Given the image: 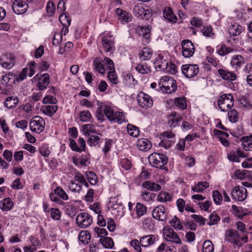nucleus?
Returning <instances> with one entry per match:
<instances>
[{
  "label": "nucleus",
  "instance_id": "nucleus-1",
  "mask_svg": "<svg viewBox=\"0 0 252 252\" xmlns=\"http://www.w3.org/2000/svg\"><path fill=\"white\" fill-rule=\"evenodd\" d=\"M154 64L156 69H158V71L163 70L173 74L177 72L176 65L170 62L168 56L166 54H159L156 58Z\"/></svg>",
  "mask_w": 252,
  "mask_h": 252
},
{
  "label": "nucleus",
  "instance_id": "nucleus-2",
  "mask_svg": "<svg viewBox=\"0 0 252 252\" xmlns=\"http://www.w3.org/2000/svg\"><path fill=\"white\" fill-rule=\"evenodd\" d=\"M158 86L161 92L168 94L173 93L177 89L176 81L167 76H164L159 80Z\"/></svg>",
  "mask_w": 252,
  "mask_h": 252
},
{
  "label": "nucleus",
  "instance_id": "nucleus-3",
  "mask_svg": "<svg viewBox=\"0 0 252 252\" xmlns=\"http://www.w3.org/2000/svg\"><path fill=\"white\" fill-rule=\"evenodd\" d=\"M104 113L107 119L111 122H117L121 124L125 121V116L123 112L114 111L109 106H105L103 109Z\"/></svg>",
  "mask_w": 252,
  "mask_h": 252
},
{
  "label": "nucleus",
  "instance_id": "nucleus-4",
  "mask_svg": "<svg viewBox=\"0 0 252 252\" xmlns=\"http://www.w3.org/2000/svg\"><path fill=\"white\" fill-rule=\"evenodd\" d=\"M148 160L152 166L159 168H161L168 161V158L165 155L157 153L151 154L148 157Z\"/></svg>",
  "mask_w": 252,
  "mask_h": 252
},
{
  "label": "nucleus",
  "instance_id": "nucleus-5",
  "mask_svg": "<svg viewBox=\"0 0 252 252\" xmlns=\"http://www.w3.org/2000/svg\"><path fill=\"white\" fill-rule=\"evenodd\" d=\"M218 102L221 111L227 112L233 106L234 100L231 94H224L219 97Z\"/></svg>",
  "mask_w": 252,
  "mask_h": 252
},
{
  "label": "nucleus",
  "instance_id": "nucleus-6",
  "mask_svg": "<svg viewBox=\"0 0 252 252\" xmlns=\"http://www.w3.org/2000/svg\"><path fill=\"white\" fill-rule=\"evenodd\" d=\"M45 124V121L42 117L38 116H35L30 121V129L33 132L39 133L44 130Z\"/></svg>",
  "mask_w": 252,
  "mask_h": 252
},
{
  "label": "nucleus",
  "instance_id": "nucleus-7",
  "mask_svg": "<svg viewBox=\"0 0 252 252\" xmlns=\"http://www.w3.org/2000/svg\"><path fill=\"white\" fill-rule=\"evenodd\" d=\"M15 64V58L12 54H4L0 57V65L1 67L9 70Z\"/></svg>",
  "mask_w": 252,
  "mask_h": 252
},
{
  "label": "nucleus",
  "instance_id": "nucleus-8",
  "mask_svg": "<svg viewBox=\"0 0 252 252\" xmlns=\"http://www.w3.org/2000/svg\"><path fill=\"white\" fill-rule=\"evenodd\" d=\"M184 75L188 78H191L195 76L199 72V67L197 64H184L181 67Z\"/></svg>",
  "mask_w": 252,
  "mask_h": 252
},
{
  "label": "nucleus",
  "instance_id": "nucleus-9",
  "mask_svg": "<svg viewBox=\"0 0 252 252\" xmlns=\"http://www.w3.org/2000/svg\"><path fill=\"white\" fill-rule=\"evenodd\" d=\"M133 13L136 17L145 20H148L152 15V11L148 8L145 9L141 4L136 5Z\"/></svg>",
  "mask_w": 252,
  "mask_h": 252
},
{
  "label": "nucleus",
  "instance_id": "nucleus-10",
  "mask_svg": "<svg viewBox=\"0 0 252 252\" xmlns=\"http://www.w3.org/2000/svg\"><path fill=\"white\" fill-rule=\"evenodd\" d=\"M77 224L81 228H86L93 222L92 218L87 213L79 214L76 219Z\"/></svg>",
  "mask_w": 252,
  "mask_h": 252
},
{
  "label": "nucleus",
  "instance_id": "nucleus-11",
  "mask_svg": "<svg viewBox=\"0 0 252 252\" xmlns=\"http://www.w3.org/2000/svg\"><path fill=\"white\" fill-rule=\"evenodd\" d=\"M247 196V190L243 187L237 186L231 191V197L236 201H244Z\"/></svg>",
  "mask_w": 252,
  "mask_h": 252
},
{
  "label": "nucleus",
  "instance_id": "nucleus-12",
  "mask_svg": "<svg viewBox=\"0 0 252 252\" xmlns=\"http://www.w3.org/2000/svg\"><path fill=\"white\" fill-rule=\"evenodd\" d=\"M163 235L166 240L176 244H181V240L177 234L169 227H165L163 229Z\"/></svg>",
  "mask_w": 252,
  "mask_h": 252
},
{
  "label": "nucleus",
  "instance_id": "nucleus-13",
  "mask_svg": "<svg viewBox=\"0 0 252 252\" xmlns=\"http://www.w3.org/2000/svg\"><path fill=\"white\" fill-rule=\"evenodd\" d=\"M137 101L141 107L146 109L151 107L153 104V99L151 97L143 92H140L138 94Z\"/></svg>",
  "mask_w": 252,
  "mask_h": 252
},
{
  "label": "nucleus",
  "instance_id": "nucleus-14",
  "mask_svg": "<svg viewBox=\"0 0 252 252\" xmlns=\"http://www.w3.org/2000/svg\"><path fill=\"white\" fill-rule=\"evenodd\" d=\"M182 55L185 58H190L194 53V47L189 40H185L182 42Z\"/></svg>",
  "mask_w": 252,
  "mask_h": 252
},
{
  "label": "nucleus",
  "instance_id": "nucleus-15",
  "mask_svg": "<svg viewBox=\"0 0 252 252\" xmlns=\"http://www.w3.org/2000/svg\"><path fill=\"white\" fill-rule=\"evenodd\" d=\"M168 213L165 208L161 205L157 206L153 211L152 215L154 219L164 221L166 220Z\"/></svg>",
  "mask_w": 252,
  "mask_h": 252
},
{
  "label": "nucleus",
  "instance_id": "nucleus-16",
  "mask_svg": "<svg viewBox=\"0 0 252 252\" xmlns=\"http://www.w3.org/2000/svg\"><path fill=\"white\" fill-rule=\"evenodd\" d=\"M28 8V5L25 1L21 0H15L12 4V9L16 14L25 13Z\"/></svg>",
  "mask_w": 252,
  "mask_h": 252
},
{
  "label": "nucleus",
  "instance_id": "nucleus-17",
  "mask_svg": "<svg viewBox=\"0 0 252 252\" xmlns=\"http://www.w3.org/2000/svg\"><path fill=\"white\" fill-rule=\"evenodd\" d=\"M233 177L238 180H252V171L247 170L237 169L233 173Z\"/></svg>",
  "mask_w": 252,
  "mask_h": 252
},
{
  "label": "nucleus",
  "instance_id": "nucleus-18",
  "mask_svg": "<svg viewBox=\"0 0 252 252\" xmlns=\"http://www.w3.org/2000/svg\"><path fill=\"white\" fill-rule=\"evenodd\" d=\"M101 42L103 47L107 52H110L114 47V40L111 35L108 33L102 37Z\"/></svg>",
  "mask_w": 252,
  "mask_h": 252
},
{
  "label": "nucleus",
  "instance_id": "nucleus-19",
  "mask_svg": "<svg viewBox=\"0 0 252 252\" xmlns=\"http://www.w3.org/2000/svg\"><path fill=\"white\" fill-rule=\"evenodd\" d=\"M227 239L228 241L232 243L234 245L240 247L242 244L240 241V236L237 231L229 230L227 233Z\"/></svg>",
  "mask_w": 252,
  "mask_h": 252
},
{
  "label": "nucleus",
  "instance_id": "nucleus-20",
  "mask_svg": "<svg viewBox=\"0 0 252 252\" xmlns=\"http://www.w3.org/2000/svg\"><path fill=\"white\" fill-rule=\"evenodd\" d=\"M218 72L220 77L225 80L228 81H233L236 79V74L233 71H230L226 69H219Z\"/></svg>",
  "mask_w": 252,
  "mask_h": 252
},
{
  "label": "nucleus",
  "instance_id": "nucleus-21",
  "mask_svg": "<svg viewBox=\"0 0 252 252\" xmlns=\"http://www.w3.org/2000/svg\"><path fill=\"white\" fill-rule=\"evenodd\" d=\"M161 136L163 139L162 140L159 145L166 149L169 148L172 143L170 140H168L165 138L172 139L174 137V134L171 131H165L161 133Z\"/></svg>",
  "mask_w": 252,
  "mask_h": 252
},
{
  "label": "nucleus",
  "instance_id": "nucleus-22",
  "mask_svg": "<svg viewBox=\"0 0 252 252\" xmlns=\"http://www.w3.org/2000/svg\"><path fill=\"white\" fill-rule=\"evenodd\" d=\"M50 83V76L48 73L42 74L38 80L37 87L39 90H44Z\"/></svg>",
  "mask_w": 252,
  "mask_h": 252
},
{
  "label": "nucleus",
  "instance_id": "nucleus-23",
  "mask_svg": "<svg viewBox=\"0 0 252 252\" xmlns=\"http://www.w3.org/2000/svg\"><path fill=\"white\" fill-rule=\"evenodd\" d=\"M156 241V237L154 235L144 236L140 238V245L143 247H147L153 245Z\"/></svg>",
  "mask_w": 252,
  "mask_h": 252
},
{
  "label": "nucleus",
  "instance_id": "nucleus-24",
  "mask_svg": "<svg viewBox=\"0 0 252 252\" xmlns=\"http://www.w3.org/2000/svg\"><path fill=\"white\" fill-rule=\"evenodd\" d=\"M137 146L140 151H147L152 147V143L147 139L141 138L137 140Z\"/></svg>",
  "mask_w": 252,
  "mask_h": 252
},
{
  "label": "nucleus",
  "instance_id": "nucleus-25",
  "mask_svg": "<svg viewBox=\"0 0 252 252\" xmlns=\"http://www.w3.org/2000/svg\"><path fill=\"white\" fill-rule=\"evenodd\" d=\"M230 63L233 67L237 70L245 63V60L242 56L237 55L232 58Z\"/></svg>",
  "mask_w": 252,
  "mask_h": 252
},
{
  "label": "nucleus",
  "instance_id": "nucleus-26",
  "mask_svg": "<svg viewBox=\"0 0 252 252\" xmlns=\"http://www.w3.org/2000/svg\"><path fill=\"white\" fill-rule=\"evenodd\" d=\"M163 14L164 18L168 21L172 23H175L177 21V18L174 14L172 9L170 7H165L163 10Z\"/></svg>",
  "mask_w": 252,
  "mask_h": 252
},
{
  "label": "nucleus",
  "instance_id": "nucleus-27",
  "mask_svg": "<svg viewBox=\"0 0 252 252\" xmlns=\"http://www.w3.org/2000/svg\"><path fill=\"white\" fill-rule=\"evenodd\" d=\"M116 13L120 20L125 22H129L132 20L131 15L121 9L117 8L116 9Z\"/></svg>",
  "mask_w": 252,
  "mask_h": 252
},
{
  "label": "nucleus",
  "instance_id": "nucleus-28",
  "mask_svg": "<svg viewBox=\"0 0 252 252\" xmlns=\"http://www.w3.org/2000/svg\"><path fill=\"white\" fill-rule=\"evenodd\" d=\"M182 120V117L176 113H171L168 116V124L170 127H175L178 123Z\"/></svg>",
  "mask_w": 252,
  "mask_h": 252
},
{
  "label": "nucleus",
  "instance_id": "nucleus-29",
  "mask_svg": "<svg viewBox=\"0 0 252 252\" xmlns=\"http://www.w3.org/2000/svg\"><path fill=\"white\" fill-rule=\"evenodd\" d=\"M58 106L55 105H47L42 106L41 108V112L45 115L52 117L57 112Z\"/></svg>",
  "mask_w": 252,
  "mask_h": 252
},
{
  "label": "nucleus",
  "instance_id": "nucleus-30",
  "mask_svg": "<svg viewBox=\"0 0 252 252\" xmlns=\"http://www.w3.org/2000/svg\"><path fill=\"white\" fill-rule=\"evenodd\" d=\"M142 186L148 190L152 191H158L161 189V187L159 184L151 181H145L143 183Z\"/></svg>",
  "mask_w": 252,
  "mask_h": 252
},
{
  "label": "nucleus",
  "instance_id": "nucleus-31",
  "mask_svg": "<svg viewBox=\"0 0 252 252\" xmlns=\"http://www.w3.org/2000/svg\"><path fill=\"white\" fill-rule=\"evenodd\" d=\"M15 74L12 72H9L2 76L1 82L2 85L7 86L9 83H14Z\"/></svg>",
  "mask_w": 252,
  "mask_h": 252
},
{
  "label": "nucleus",
  "instance_id": "nucleus-32",
  "mask_svg": "<svg viewBox=\"0 0 252 252\" xmlns=\"http://www.w3.org/2000/svg\"><path fill=\"white\" fill-rule=\"evenodd\" d=\"M122 202L118 196L111 197L109 198L108 207L113 209H118L122 206Z\"/></svg>",
  "mask_w": 252,
  "mask_h": 252
},
{
  "label": "nucleus",
  "instance_id": "nucleus-33",
  "mask_svg": "<svg viewBox=\"0 0 252 252\" xmlns=\"http://www.w3.org/2000/svg\"><path fill=\"white\" fill-rule=\"evenodd\" d=\"M209 183L206 181L198 182L191 187V191L197 192H202L209 187Z\"/></svg>",
  "mask_w": 252,
  "mask_h": 252
},
{
  "label": "nucleus",
  "instance_id": "nucleus-34",
  "mask_svg": "<svg viewBox=\"0 0 252 252\" xmlns=\"http://www.w3.org/2000/svg\"><path fill=\"white\" fill-rule=\"evenodd\" d=\"M243 30L242 27L237 24H234L230 26L228 29L229 34L231 36H237L240 34Z\"/></svg>",
  "mask_w": 252,
  "mask_h": 252
},
{
  "label": "nucleus",
  "instance_id": "nucleus-35",
  "mask_svg": "<svg viewBox=\"0 0 252 252\" xmlns=\"http://www.w3.org/2000/svg\"><path fill=\"white\" fill-rule=\"evenodd\" d=\"M19 99L16 96H8L4 101V106L11 108L15 107L18 103Z\"/></svg>",
  "mask_w": 252,
  "mask_h": 252
},
{
  "label": "nucleus",
  "instance_id": "nucleus-36",
  "mask_svg": "<svg viewBox=\"0 0 252 252\" xmlns=\"http://www.w3.org/2000/svg\"><path fill=\"white\" fill-rule=\"evenodd\" d=\"M13 206V202L11 199L8 197L5 198L0 201V207L3 211H8Z\"/></svg>",
  "mask_w": 252,
  "mask_h": 252
},
{
  "label": "nucleus",
  "instance_id": "nucleus-37",
  "mask_svg": "<svg viewBox=\"0 0 252 252\" xmlns=\"http://www.w3.org/2000/svg\"><path fill=\"white\" fill-rule=\"evenodd\" d=\"M82 130L85 136H90L91 133H96L97 131L93 124H86L82 126Z\"/></svg>",
  "mask_w": 252,
  "mask_h": 252
},
{
  "label": "nucleus",
  "instance_id": "nucleus-38",
  "mask_svg": "<svg viewBox=\"0 0 252 252\" xmlns=\"http://www.w3.org/2000/svg\"><path fill=\"white\" fill-rule=\"evenodd\" d=\"M135 69L140 73L147 74L151 72V68L146 63H140L135 67Z\"/></svg>",
  "mask_w": 252,
  "mask_h": 252
},
{
  "label": "nucleus",
  "instance_id": "nucleus-39",
  "mask_svg": "<svg viewBox=\"0 0 252 252\" xmlns=\"http://www.w3.org/2000/svg\"><path fill=\"white\" fill-rule=\"evenodd\" d=\"M241 140L242 147L245 151H250L252 149V137H245Z\"/></svg>",
  "mask_w": 252,
  "mask_h": 252
},
{
  "label": "nucleus",
  "instance_id": "nucleus-40",
  "mask_svg": "<svg viewBox=\"0 0 252 252\" xmlns=\"http://www.w3.org/2000/svg\"><path fill=\"white\" fill-rule=\"evenodd\" d=\"M170 225L176 230H182L183 226L182 222L176 216L169 220Z\"/></svg>",
  "mask_w": 252,
  "mask_h": 252
},
{
  "label": "nucleus",
  "instance_id": "nucleus-41",
  "mask_svg": "<svg viewBox=\"0 0 252 252\" xmlns=\"http://www.w3.org/2000/svg\"><path fill=\"white\" fill-rule=\"evenodd\" d=\"M139 56L142 60H149L152 57V53L149 48H144L140 53Z\"/></svg>",
  "mask_w": 252,
  "mask_h": 252
},
{
  "label": "nucleus",
  "instance_id": "nucleus-42",
  "mask_svg": "<svg viewBox=\"0 0 252 252\" xmlns=\"http://www.w3.org/2000/svg\"><path fill=\"white\" fill-rule=\"evenodd\" d=\"M135 210L137 218H140L147 212V208L140 203H137L136 204Z\"/></svg>",
  "mask_w": 252,
  "mask_h": 252
},
{
  "label": "nucleus",
  "instance_id": "nucleus-43",
  "mask_svg": "<svg viewBox=\"0 0 252 252\" xmlns=\"http://www.w3.org/2000/svg\"><path fill=\"white\" fill-rule=\"evenodd\" d=\"M55 193L58 195L61 199L64 200H67L69 198L66 192L60 187H57L54 189Z\"/></svg>",
  "mask_w": 252,
  "mask_h": 252
},
{
  "label": "nucleus",
  "instance_id": "nucleus-44",
  "mask_svg": "<svg viewBox=\"0 0 252 252\" xmlns=\"http://www.w3.org/2000/svg\"><path fill=\"white\" fill-rule=\"evenodd\" d=\"M127 130L128 134L133 137H137L139 135V128L136 126L131 124H128L127 126Z\"/></svg>",
  "mask_w": 252,
  "mask_h": 252
},
{
  "label": "nucleus",
  "instance_id": "nucleus-45",
  "mask_svg": "<svg viewBox=\"0 0 252 252\" xmlns=\"http://www.w3.org/2000/svg\"><path fill=\"white\" fill-rule=\"evenodd\" d=\"M78 238L83 243H88L91 239V235L87 231H82L79 234Z\"/></svg>",
  "mask_w": 252,
  "mask_h": 252
},
{
  "label": "nucleus",
  "instance_id": "nucleus-46",
  "mask_svg": "<svg viewBox=\"0 0 252 252\" xmlns=\"http://www.w3.org/2000/svg\"><path fill=\"white\" fill-rule=\"evenodd\" d=\"M100 242L102 245L107 249H112L114 246V242L112 238L110 237H104L100 239Z\"/></svg>",
  "mask_w": 252,
  "mask_h": 252
},
{
  "label": "nucleus",
  "instance_id": "nucleus-47",
  "mask_svg": "<svg viewBox=\"0 0 252 252\" xmlns=\"http://www.w3.org/2000/svg\"><path fill=\"white\" fill-rule=\"evenodd\" d=\"M175 105L182 110L187 108V103L185 97H177L174 100Z\"/></svg>",
  "mask_w": 252,
  "mask_h": 252
},
{
  "label": "nucleus",
  "instance_id": "nucleus-48",
  "mask_svg": "<svg viewBox=\"0 0 252 252\" xmlns=\"http://www.w3.org/2000/svg\"><path fill=\"white\" fill-rule=\"evenodd\" d=\"M172 196L170 194L165 191H160L158 196L157 199L158 201L165 202L169 201L171 200Z\"/></svg>",
  "mask_w": 252,
  "mask_h": 252
},
{
  "label": "nucleus",
  "instance_id": "nucleus-49",
  "mask_svg": "<svg viewBox=\"0 0 252 252\" xmlns=\"http://www.w3.org/2000/svg\"><path fill=\"white\" fill-rule=\"evenodd\" d=\"M90 137L87 140V143L90 146H96L100 143V138L97 135H92L89 136Z\"/></svg>",
  "mask_w": 252,
  "mask_h": 252
},
{
  "label": "nucleus",
  "instance_id": "nucleus-50",
  "mask_svg": "<svg viewBox=\"0 0 252 252\" xmlns=\"http://www.w3.org/2000/svg\"><path fill=\"white\" fill-rule=\"evenodd\" d=\"M68 188L73 192H79L81 189V185L73 180L69 184Z\"/></svg>",
  "mask_w": 252,
  "mask_h": 252
},
{
  "label": "nucleus",
  "instance_id": "nucleus-51",
  "mask_svg": "<svg viewBox=\"0 0 252 252\" xmlns=\"http://www.w3.org/2000/svg\"><path fill=\"white\" fill-rule=\"evenodd\" d=\"M79 116L80 121L83 122H89L93 118L89 111H82L80 112Z\"/></svg>",
  "mask_w": 252,
  "mask_h": 252
},
{
  "label": "nucleus",
  "instance_id": "nucleus-52",
  "mask_svg": "<svg viewBox=\"0 0 252 252\" xmlns=\"http://www.w3.org/2000/svg\"><path fill=\"white\" fill-rule=\"evenodd\" d=\"M88 181L91 185H95L97 182V178L96 174L92 172L89 171L86 173Z\"/></svg>",
  "mask_w": 252,
  "mask_h": 252
},
{
  "label": "nucleus",
  "instance_id": "nucleus-53",
  "mask_svg": "<svg viewBox=\"0 0 252 252\" xmlns=\"http://www.w3.org/2000/svg\"><path fill=\"white\" fill-rule=\"evenodd\" d=\"M28 69L24 68L18 75L15 74V80L17 82H21L25 79L27 76Z\"/></svg>",
  "mask_w": 252,
  "mask_h": 252
},
{
  "label": "nucleus",
  "instance_id": "nucleus-54",
  "mask_svg": "<svg viewBox=\"0 0 252 252\" xmlns=\"http://www.w3.org/2000/svg\"><path fill=\"white\" fill-rule=\"evenodd\" d=\"M214 246L210 240H206L202 246V252H213Z\"/></svg>",
  "mask_w": 252,
  "mask_h": 252
},
{
  "label": "nucleus",
  "instance_id": "nucleus-55",
  "mask_svg": "<svg viewBox=\"0 0 252 252\" xmlns=\"http://www.w3.org/2000/svg\"><path fill=\"white\" fill-rule=\"evenodd\" d=\"M107 77L112 84H117L118 83V78L115 72V70L109 71L107 73Z\"/></svg>",
  "mask_w": 252,
  "mask_h": 252
},
{
  "label": "nucleus",
  "instance_id": "nucleus-56",
  "mask_svg": "<svg viewBox=\"0 0 252 252\" xmlns=\"http://www.w3.org/2000/svg\"><path fill=\"white\" fill-rule=\"evenodd\" d=\"M50 217L55 220H58L61 219V213L59 209L51 208L50 209Z\"/></svg>",
  "mask_w": 252,
  "mask_h": 252
},
{
  "label": "nucleus",
  "instance_id": "nucleus-57",
  "mask_svg": "<svg viewBox=\"0 0 252 252\" xmlns=\"http://www.w3.org/2000/svg\"><path fill=\"white\" fill-rule=\"evenodd\" d=\"M233 51L232 48L228 47L225 45H222L218 50V53L220 55L223 56L232 52Z\"/></svg>",
  "mask_w": 252,
  "mask_h": 252
},
{
  "label": "nucleus",
  "instance_id": "nucleus-58",
  "mask_svg": "<svg viewBox=\"0 0 252 252\" xmlns=\"http://www.w3.org/2000/svg\"><path fill=\"white\" fill-rule=\"evenodd\" d=\"M94 69L96 71L99 72L100 73L104 74L106 72V70L103 65L97 60H94L93 62Z\"/></svg>",
  "mask_w": 252,
  "mask_h": 252
},
{
  "label": "nucleus",
  "instance_id": "nucleus-59",
  "mask_svg": "<svg viewBox=\"0 0 252 252\" xmlns=\"http://www.w3.org/2000/svg\"><path fill=\"white\" fill-rule=\"evenodd\" d=\"M212 196L215 203L217 205H220L222 201V197L221 193L218 190H214L213 192Z\"/></svg>",
  "mask_w": 252,
  "mask_h": 252
},
{
  "label": "nucleus",
  "instance_id": "nucleus-60",
  "mask_svg": "<svg viewBox=\"0 0 252 252\" xmlns=\"http://www.w3.org/2000/svg\"><path fill=\"white\" fill-rule=\"evenodd\" d=\"M120 165L125 170H127L131 168V163L129 159L124 158L120 160Z\"/></svg>",
  "mask_w": 252,
  "mask_h": 252
},
{
  "label": "nucleus",
  "instance_id": "nucleus-61",
  "mask_svg": "<svg viewBox=\"0 0 252 252\" xmlns=\"http://www.w3.org/2000/svg\"><path fill=\"white\" fill-rule=\"evenodd\" d=\"M238 114L236 110L233 109L228 112V117L229 121L232 123L236 122L238 120Z\"/></svg>",
  "mask_w": 252,
  "mask_h": 252
},
{
  "label": "nucleus",
  "instance_id": "nucleus-62",
  "mask_svg": "<svg viewBox=\"0 0 252 252\" xmlns=\"http://www.w3.org/2000/svg\"><path fill=\"white\" fill-rule=\"evenodd\" d=\"M209 219L210 221L208 223L209 225L216 224L220 220L219 216L215 212H213L210 215Z\"/></svg>",
  "mask_w": 252,
  "mask_h": 252
},
{
  "label": "nucleus",
  "instance_id": "nucleus-63",
  "mask_svg": "<svg viewBox=\"0 0 252 252\" xmlns=\"http://www.w3.org/2000/svg\"><path fill=\"white\" fill-rule=\"evenodd\" d=\"M47 12L49 16H52L55 11V5L52 1H49L46 5Z\"/></svg>",
  "mask_w": 252,
  "mask_h": 252
},
{
  "label": "nucleus",
  "instance_id": "nucleus-64",
  "mask_svg": "<svg viewBox=\"0 0 252 252\" xmlns=\"http://www.w3.org/2000/svg\"><path fill=\"white\" fill-rule=\"evenodd\" d=\"M239 102L246 108H251L252 107V102L246 97H241L239 99Z\"/></svg>",
  "mask_w": 252,
  "mask_h": 252
}]
</instances>
